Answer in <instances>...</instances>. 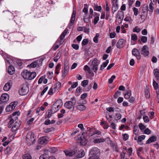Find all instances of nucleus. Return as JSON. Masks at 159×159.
Masks as SVG:
<instances>
[{"instance_id": "61", "label": "nucleus", "mask_w": 159, "mask_h": 159, "mask_svg": "<svg viewBox=\"0 0 159 159\" xmlns=\"http://www.w3.org/2000/svg\"><path fill=\"white\" fill-rule=\"evenodd\" d=\"M151 130L148 128H147L146 129L144 132V133L147 134H151Z\"/></svg>"}, {"instance_id": "60", "label": "nucleus", "mask_w": 159, "mask_h": 159, "mask_svg": "<svg viewBox=\"0 0 159 159\" xmlns=\"http://www.w3.org/2000/svg\"><path fill=\"white\" fill-rule=\"evenodd\" d=\"M34 120V119L33 118H32L30 119V120L27 121L26 122L27 124L30 125H31L32 123V122H33V121Z\"/></svg>"}, {"instance_id": "2", "label": "nucleus", "mask_w": 159, "mask_h": 159, "mask_svg": "<svg viewBox=\"0 0 159 159\" xmlns=\"http://www.w3.org/2000/svg\"><path fill=\"white\" fill-rule=\"evenodd\" d=\"M29 88L26 84H24L21 85L19 90L20 95H24L26 94L29 92Z\"/></svg>"}, {"instance_id": "16", "label": "nucleus", "mask_w": 159, "mask_h": 159, "mask_svg": "<svg viewBox=\"0 0 159 159\" xmlns=\"http://www.w3.org/2000/svg\"><path fill=\"white\" fill-rule=\"evenodd\" d=\"M117 1H116V2H113V3H112V6L111 8V11L112 12L113 14L115 11H117L118 9V5L117 3Z\"/></svg>"}, {"instance_id": "11", "label": "nucleus", "mask_w": 159, "mask_h": 159, "mask_svg": "<svg viewBox=\"0 0 159 159\" xmlns=\"http://www.w3.org/2000/svg\"><path fill=\"white\" fill-rule=\"evenodd\" d=\"M84 152L83 150H81L80 151H78L76 150L75 157L76 158H75L77 159V158H82L84 156Z\"/></svg>"}, {"instance_id": "17", "label": "nucleus", "mask_w": 159, "mask_h": 159, "mask_svg": "<svg viewBox=\"0 0 159 159\" xmlns=\"http://www.w3.org/2000/svg\"><path fill=\"white\" fill-rule=\"evenodd\" d=\"M74 104V101H71L66 102L65 103V106L68 109H70L72 108L73 105Z\"/></svg>"}, {"instance_id": "23", "label": "nucleus", "mask_w": 159, "mask_h": 159, "mask_svg": "<svg viewBox=\"0 0 159 159\" xmlns=\"http://www.w3.org/2000/svg\"><path fill=\"white\" fill-rule=\"evenodd\" d=\"M15 68L14 67L12 66H10L8 67V72L10 75H12L14 73Z\"/></svg>"}, {"instance_id": "41", "label": "nucleus", "mask_w": 159, "mask_h": 159, "mask_svg": "<svg viewBox=\"0 0 159 159\" xmlns=\"http://www.w3.org/2000/svg\"><path fill=\"white\" fill-rule=\"evenodd\" d=\"M43 81L44 84H46L48 80L46 79H44L43 77L41 76L40 77V84L42 83Z\"/></svg>"}, {"instance_id": "13", "label": "nucleus", "mask_w": 159, "mask_h": 159, "mask_svg": "<svg viewBox=\"0 0 159 159\" xmlns=\"http://www.w3.org/2000/svg\"><path fill=\"white\" fill-rule=\"evenodd\" d=\"M64 152L66 156L71 157L75 155L76 150L75 149L70 151L65 150Z\"/></svg>"}, {"instance_id": "9", "label": "nucleus", "mask_w": 159, "mask_h": 159, "mask_svg": "<svg viewBox=\"0 0 159 159\" xmlns=\"http://www.w3.org/2000/svg\"><path fill=\"white\" fill-rule=\"evenodd\" d=\"M141 53L144 57L148 55L149 52L148 50V47L146 45H144L142 48Z\"/></svg>"}, {"instance_id": "47", "label": "nucleus", "mask_w": 159, "mask_h": 159, "mask_svg": "<svg viewBox=\"0 0 159 159\" xmlns=\"http://www.w3.org/2000/svg\"><path fill=\"white\" fill-rule=\"evenodd\" d=\"M137 39V36L135 34H132L131 36V39L134 41H136Z\"/></svg>"}, {"instance_id": "58", "label": "nucleus", "mask_w": 159, "mask_h": 159, "mask_svg": "<svg viewBox=\"0 0 159 159\" xmlns=\"http://www.w3.org/2000/svg\"><path fill=\"white\" fill-rule=\"evenodd\" d=\"M140 31V29L137 26H136L135 27V28H134L133 30V31L134 32H136L137 33H139Z\"/></svg>"}, {"instance_id": "24", "label": "nucleus", "mask_w": 159, "mask_h": 159, "mask_svg": "<svg viewBox=\"0 0 159 159\" xmlns=\"http://www.w3.org/2000/svg\"><path fill=\"white\" fill-rule=\"evenodd\" d=\"M147 41V38L145 36H142L140 37V39L138 40V42L141 43V42L143 43H145Z\"/></svg>"}, {"instance_id": "63", "label": "nucleus", "mask_w": 159, "mask_h": 159, "mask_svg": "<svg viewBox=\"0 0 159 159\" xmlns=\"http://www.w3.org/2000/svg\"><path fill=\"white\" fill-rule=\"evenodd\" d=\"M18 102L16 101L14 102H12L11 103V106L15 108L16 106L18 104Z\"/></svg>"}, {"instance_id": "38", "label": "nucleus", "mask_w": 159, "mask_h": 159, "mask_svg": "<svg viewBox=\"0 0 159 159\" xmlns=\"http://www.w3.org/2000/svg\"><path fill=\"white\" fill-rule=\"evenodd\" d=\"M57 151V149L55 147H52L50 148L49 150L50 152L52 153H55Z\"/></svg>"}, {"instance_id": "27", "label": "nucleus", "mask_w": 159, "mask_h": 159, "mask_svg": "<svg viewBox=\"0 0 159 159\" xmlns=\"http://www.w3.org/2000/svg\"><path fill=\"white\" fill-rule=\"evenodd\" d=\"M11 84L10 83H7L4 85L3 87V89L6 91H8L11 87Z\"/></svg>"}, {"instance_id": "45", "label": "nucleus", "mask_w": 159, "mask_h": 159, "mask_svg": "<svg viewBox=\"0 0 159 159\" xmlns=\"http://www.w3.org/2000/svg\"><path fill=\"white\" fill-rule=\"evenodd\" d=\"M104 141L106 142V143L110 144H111L112 141L110 139L109 137L104 139Z\"/></svg>"}, {"instance_id": "46", "label": "nucleus", "mask_w": 159, "mask_h": 159, "mask_svg": "<svg viewBox=\"0 0 159 159\" xmlns=\"http://www.w3.org/2000/svg\"><path fill=\"white\" fill-rule=\"evenodd\" d=\"M111 120V119L110 120H109V122L111 124V127L112 129H115L116 127V125L114 123L111 122L110 121Z\"/></svg>"}, {"instance_id": "15", "label": "nucleus", "mask_w": 159, "mask_h": 159, "mask_svg": "<svg viewBox=\"0 0 159 159\" xmlns=\"http://www.w3.org/2000/svg\"><path fill=\"white\" fill-rule=\"evenodd\" d=\"M21 124V122L19 121L18 122L16 121L11 128L13 131H15L17 130Z\"/></svg>"}, {"instance_id": "36", "label": "nucleus", "mask_w": 159, "mask_h": 159, "mask_svg": "<svg viewBox=\"0 0 159 159\" xmlns=\"http://www.w3.org/2000/svg\"><path fill=\"white\" fill-rule=\"evenodd\" d=\"M145 95L146 98H150V94L149 91V89L147 88L146 87V89L145 90Z\"/></svg>"}, {"instance_id": "20", "label": "nucleus", "mask_w": 159, "mask_h": 159, "mask_svg": "<svg viewBox=\"0 0 159 159\" xmlns=\"http://www.w3.org/2000/svg\"><path fill=\"white\" fill-rule=\"evenodd\" d=\"M124 39H120L118 41L116 44V47L118 48H121L123 47Z\"/></svg>"}, {"instance_id": "34", "label": "nucleus", "mask_w": 159, "mask_h": 159, "mask_svg": "<svg viewBox=\"0 0 159 159\" xmlns=\"http://www.w3.org/2000/svg\"><path fill=\"white\" fill-rule=\"evenodd\" d=\"M85 7L84 8L83 10V11L85 13V17L87 16V15L88 14V9L87 7H85V6H87V4H84Z\"/></svg>"}, {"instance_id": "25", "label": "nucleus", "mask_w": 159, "mask_h": 159, "mask_svg": "<svg viewBox=\"0 0 159 159\" xmlns=\"http://www.w3.org/2000/svg\"><path fill=\"white\" fill-rule=\"evenodd\" d=\"M80 137V145L83 146H85L87 143L88 141L85 138H84V137H83V138H82L81 137Z\"/></svg>"}, {"instance_id": "51", "label": "nucleus", "mask_w": 159, "mask_h": 159, "mask_svg": "<svg viewBox=\"0 0 159 159\" xmlns=\"http://www.w3.org/2000/svg\"><path fill=\"white\" fill-rule=\"evenodd\" d=\"M99 20V17L98 16H96L93 20V23L94 24H96Z\"/></svg>"}, {"instance_id": "32", "label": "nucleus", "mask_w": 159, "mask_h": 159, "mask_svg": "<svg viewBox=\"0 0 159 159\" xmlns=\"http://www.w3.org/2000/svg\"><path fill=\"white\" fill-rule=\"evenodd\" d=\"M15 108L11 106V103L6 108V110L7 112L10 111L12 110H13Z\"/></svg>"}, {"instance_id": "28", "label": "nucleus", "mask_w": 159, "mask_h": 159, "mask_svg": "<svg viewBox=\"0 0 159 159\" xmlns=\"http://www.w3.org/2000/svg\"><path fill=\"white\" fill-rule=\"evenodd\" d=\"M77 109L81 111H83L86 109V107L83 104L78 105L77 106Z\"/></svg>"}, {"instance_id": "55", "label": "nucleus", "mask_w": 159, "mask_h": 159, "mask_svg": "<svg viewBox=\"0 0 159 159\" xmlns=\"http://www.w3.org/2000/svg\"><path fill=\"white\" fill-rule=\"evenodd\" d=\"M153 84L155 89H157L158 88V84L155 81L153 80Z\"/></svg>"}, {"instance_id": "19", "label": "nucleus", "mask_w": 159, "mask_h": 159, "mask_svg": "<svg viewBox=\"0 0 159 159\" xmlns=\"http://www.w3.org/2000/svg\"><path fill=\"white\" fill-rule=\"evenodd\" d=\"M157 137L156 136L153 135L149 138L146 141V144H149L153 142L157 141Z\"/></svg>"}, {"instance_id": "31", "label": "nucleus", "mask_w": 159, "mask_h": 159, "mask_svg": "<svg viewBox=\"0 0 159 159\" xmlns=\"http://www.w3.org/2000/svg\"><path fill=\"white\" fill-rule=\"evenodd\" d=\"M93 9L94 11H100L102 10V7L101 6H98L97 4H94Z\"/></svg>"}, {"instance_id": "1", "label": "nucleus", "mask_w": 159, "mask_h": 159, "mask_svg": "<svg viewBox=\"0 0 159 159\" xmlns=\"http://www.w3.org/2000/svg\"><path fill=\"white\" fill-rule=\"evenodd\" d=\"M21 75L25 79L31 80L34 79L36 76V72H30L27 70H25L21 73Z\"/></svg>"}, {"instance_id": "4", "label": "nucleus", "mask_w": 159, "mask_h": 159, "mask_svg": "<svg viewBox=\"0 0 159 159\" xmlns=\"http://www.w3.org/2000/svg\"><path fill=\"white\" fill-rule=\"evenodd\" d=\"M89 155L93 156L95 158H98L100 155V151L99 149L97 148L94 147L89 152Z\"/></svg>"}, {"instance_id": "8", "label": "nucleus", "mask_w": 159, "mask_h": 159, "mask_svg": "<svg viewBox=\"0 0 159 159\" xmlns=\"http://www.w3.org/2000/svg\"><path fill=\"white\" fill-rule=\"evenodd\" d=\"M68 29H66L60 35L59 38V39H58L57 41V43H59L60 45L61 44V43H62L61 42L62 40L65 37L66 34H67L68 32Z\"/></svg>"}, {"instance_id": "12", "label": "nucleus", "mask_w": 159, "mask_h": 159, "mask_svg": "<svg viewBox=\"0 0 159 159\" xmlns=\"http://www.w3.org/2000/svg\"><path fill=\"white\" fill-rule=\"evenodd\" d=\"M64 68L62 76L64 78L67 74L69 69V64L68 62L65 63L64 64Z\"/></svg>"}, {"instance_id": "49", "label": "nucleus", "mask_w": 159, "mask_h": 159, "mask_svg": "<svg viewBox=\"0 0 159 159\" xmlns=\"http://www.w3.org/2000/svg\"><path fill=\"white\" fill-rule=\"evenodd\" d=\"M116 78V76L114 75L112 76L108 80V82L110 84L112 83L114 80Z\"/></svg>"}, {"instance_id": "57", "label": "nucleus", "mask_w": 159, "mask_h": 159, "mask_svg": "<svg viewBox=\"0 0 159 159\" xmlns=\"http://www.w3.org/2000/svg\"><path fill=\"white\" fill-rule=\"evenodd\" d=\"M143 118L145 122L148 123L149 122V120L148 117L147 116H144Z\"/></svg>"}, {"instance_id": "48", "label": "nucleus", "mask_w": 159, "mask_h": 159, "mask_svg": "<svg viewBox=\"0 0 159 159\" xmlns=\"http://www.w3.org/2000/svg\"><path fill=\"white\" fill-rule=\"evenodd\" d=\"M89 42V40L88 39H84L83 40L82 44V45H86L88 44Z\"/></svg>"}, {"instance_id": "59", "label": "nucleus", "mask_w": 159, "mask_h": 159, "mask_svg": "<svg viewBox=\"0 0 159 159\" xmlns=\"http://www.w3.org/2000/svg\"><path fill=\"white\" fill-rule=\"evenodd\" d=\"M138 128V126H135L134 127V133L135 134H137L138 133V132L137 131V129Z\"/></svg>"}, {"instance_id": "26", "label": "nucleus", "mask_w": 159, "mask_h": 159, "mask_svg": "<svg viewBox=\"0 0 159 159\" xmlns=\"http://www.w3.org/2000/svg\"><path fill=\"white\" fill-rule=\"evenodd\" d=\"M153 73L157 80L159 81V70L157 69H155L153 70Z\"/></svg>"}, {"instance_id": "14", "label": "nucleus", "mask_w": 159, "mask_h": 159, "mask_svg": "<svg viewBox=\"0 0 159 159\" xmlns=\"http://www.w3.org/2000/svg\"><path fill=\"white\" fill-rule=\"evenodd\" d=\"M48 152L47 151V153H45L40 156V158L43 159H56L55 157L53 156H49V154L47 153Z\"/></svg>"}, {"instance_id": "62", "label": "nucleus", "mask_w": 159, "mask_h": 159, "mask_svg": "<svg viewBox=\"0 0 159 159\" xmlns=\"http://www.w3.org/2000/svg\"><path fill=\"white\" fill-rule=\"evenodd\" d=\"M87 93H84L82 94L80 97V98L82 99H84L87 96Z\"/></svg>"}, {"instance_id": "22", "label": "nucleus", "mask_w": 159, "mask_h": 159, "mask_svg": "<svg viewBox=\"0 0 159 159\" xmlns=\"http://www.w3.org/2000/svg\"><path fill=\"white\" fill-rule=\"evenodd\" d=\"M124 12L123 11H118L116 17V18H118V19L120 20V23L122 21V19H121V16H124Z\"/></svg>"}, {"instance_id": "52", "label": "nucleus", "mask_w": 159, "mask_h": 159, "mask_svg": "<svg viewBox=\"0 0 159 159\" xmlns=\"http://www.w3.org/2000/svg\"><path fill=\"white\" fill-rule=\"evenodd\" d=\"M98 66L93 65L92 67V69L93 70L94 72L96 73L98 69Z\"/></svg>"}, {"instance_id": "21", "label": "nucleus", "mask_w": 159, "mask_h": 159, "mask_svg": "<svg viewBox=\"0 0 159 159\" xmlns=\"http://www.w3.org/2000/svg\"><path fill=\"white\" fill-rule=\"evenodd\" d=\"M40 62V60H37L32 63H31L30 65L28 66L30 68H34L36 66H37L39 65Z\"/></svg>"}, {"instance_id": "40", "label": "nucleus", "mask_w": 159, "mask_h": 159, "mask_svg": "<svg viewBox=\"0 0 159 159\" xmlns=\"http://www.w3.org/2000/svg\"><path fill=\"white\" fill-rule=\"evenodd\" d=\"M14 122V120L12 118H11V119L10 120V121H9V123H8L7 125H8V128H11V126H12V124Z\"/></svg>"}, {"instance_id": "7", "label": "nucleus", "mask_w": 159, "mask_h": 159, "mask_svg": "<svg viewBox=\"0 0 159 159\" xmlns=\"http://www.w3.org/2000/svg\"><path fill=\"white\" fill-rule=\"evenodd\" d=\"M132 52L133 55L136 57L138 60H139L141 59L140 52L138 49L134 48L132 50Z\"/></svg>"}, {"instance_id": "29", "label": "nucleus", "mask_w": 159, "mask_h": 159, "mask_svg": "<svg viewBox=\"0 0 159 159\" xmlns=\"http://www.w3.org/2000/svg\"><path fill=\"white\" fill-rule=\"evenodd\" d=\"M61 85V84L60 82H58L56 83L54 85V89L56 91V90H58L60 88Z\"/></svg>"}, {"instance_id": "5", "label": "nucleus", "mask_w": 159, "mask_h": 159, "mask_svg": "<svg viewBox=\"0 0 159 159\" xmlns=\"http://www.w3.org/2000/svg\"><path fill=\"white\" fill-rule=\"evenodd\" d=\"M61 107L59 105L57 104V102H55L52 106L50 111L52 114H54L58 111Z\"/></svg>"}, {"instance_id": "50", "label": "nucleus", "mask_w": 159, "mask_h": 159, "mask_svg": "<svg viewBox=\"0 0 159 159\" xmlns=\"http://www.w3.org/2000/svg\"><path fill=\"white\" fill-rule=\"evenodd\" d=\"M96 65V66H98V60L97 58H95L93 60L91 64V66Z\"/></svg>"}, {"instance_id": "56", "label": "nucleus", "mask_w": 159, "mask_h": 159, "mask_svg": "<svg viewBox=\"0 0 159 159\" xmlns=\"http://www.w3.org/2000/svg\"><path fill=\"white\" fill-rule=\"evenodd\" d=\"M72 47L74 49L76 50H78L79 48V46L77 44H72Z\"/></svg>"}, {"instance_id": "44", "label": "nucleus", "mask_w": 159, "mask_h": 159, "mask_svg": "<svg viewBox=\"0 0 159 159\" xmlns=\"http://www.w3.org/2000/svg\"><path fill=\"white\" fill-rule=\"evenodd\" d=\"M121 115L120 113H116L115 115V119L116 120H119L121 118Z\"/></svg>"}, {"instance_id": "35", "label": "nucleus", "mask_w": 159, "mask_h": 159, "mask_svg": "<svg viewBox=\"0 0 159 159\" xmlns=\"http://www.w3.org/2000/svg\"><path fill=\"white\" fill-rule=\"evenodd\" d=\"M89 83L88 80H84L81 83V85L84 87H85Z\"/></svg>"}, {"instance_id": "39", "label": "nucleus", "mask_w": 159, "mask_h": 159, "mask_svg": "<svg viewBox=\"0 0 159 159\" xmlns=\"http://www.w3.org/2000/svg\"><path fill=\"white\" fill-rule=\"evenodd\" d=\"M145 136L144 135H142L139 136L138 138V142H141L145 138Z\"/></svg>"}, {"instance_id": "6", "label": "nucleus", "mask_w": 159, "mask_h": 159, "mask_svg": "<svg viewBox=\"0 0 159 159\" xmlns=\"http://www.w3.org/2000/svg\"><path fill=\"white\" fill-rule=\"evenodd\" d=\"M75 17L76 11L75 10L73 9L71 15L69 25L68 28L69 29H71V26L75 22Z\"/></svg>"}, {"instance_id": "30", "label": "nucleus", "mask_w": 159, "mask_h": 159, "mask_svg": "<svg viewBox=\"0 0 159 159\" xmlns=\"http://www.w3.org/2000/svg\"><path fill=\"white\" fill-rule=\"evenodd\" d=\"M104 142V139L98 138L94 139L93 142L95 143H101Z\"/></svg>"}, {"instance_id": "64", "label": "nucleus", "mask_w": 159, "mask_h": 159, "mask_svg": "<svg viewBox=\"0 0 159 159\" xmlns=\"http://www.w3.org/2000/svg\"><path fill=\"white\" fill-rule=\"evenodd\" d=\"M135 101V98L133 97H131L129 100V101L131 103H133Z\"/></svg>"}, {"instance_id": "3", "label": "nucleus", "mask_w": 159, "mask_h": 159, "mask_svg": "<svg viewBox=\"0 0 159 159\" xmlns=\"http://www.w3.org/2000/svg\"><path fill=\"white\" fill-rule=\"evenodd\" d=\"M35 141L34 138V134L31 132H29L26 137V143L29 146L34 144V142Z\"/></svg>"}, {"instance_id": "54", "label": "nucleus", "mask_w": 159, "mask_h": 159, "mask_svg": "<svg viewBox=\"0 0 159 159\" xmlns=\"http://www.w3.org/2000/svg\"><path fill=\"white\" fill-rule=\"evenodd\" d=\"M133 10L134 12V14L135 16H136L138 14V8H137L135 7H134L133 8Z\"/></svg>"}, {"instance_id": "33", "label": "nucleus", "mask_w": 159, "mask_h": 159, "mask_svg": "<svg viewBox=\"0 0 159 159\" xmlns=\"http://www.w3.org/2000/svg\"><path fill=\"white\" fill-rule=\"evenodd\" d=\"M154 5V4H153L152 2V1L151 2V3H150L149 5V8L150 10H149V11L151 12L152 13L153 12V10L154 9V7L153 6Z\"/></svg>"}, {"instance_id": "53", "label": "nucleus", "mask_w": 159, "mask_h": 159, "mask_svg": "<svg viewBox=\"0 0 159 159\" xmlns=\"http://www.w3.org/2000/svg\"><path fill=\"white\" fill-rule=\"evenodd\" d=\"M139 126L141 130H143L146 128V127L142 123H139Z\"/></svg>"}, {"instance_id": "37", "label": "nucleus", "mask_w": 159, "mask_h": 159, "mask_svg": "<svg viewBox=\"0 0 159 159\" xmlns=\"http://www.w3.org/2000/svg\"><path fill=\"white\" fill-rule=\"evenodd\" d=\"M23 159H32L31 155L29 154L24 155L23 156Z\"/></svg>"}, {"instance_id": "18", "label": "nucleus", "mask_w": 159, "mask_h": 159, "mask_svg": "<svg viewBox=\"0 0 159 159\" xmlns=\"http://www.w3.org/2000/svg\"><path fill=\"white\" fill-rule=\"evenodd\" d=\"M48 142L47 138L46 137H40V145L47 144Z\"/></svg>"}, {"instance_id": "10", "label": "nucleus", "mask_w": 159, "mask_h": 159, "mask_svg": "<svg viewBox=\"0 0 159 159\" xmlns=\"http://www.w3.org/2000/svg\"><path fill=\"white\" fill-rule=\"evenodd\" d=\"M9 95L7 93L2 94L0 98V101L2 103H5L9 100Z\"/></svg>"}, {"instance_id": "43", "label": "nucleus", "mask_w": 159, "mask_h": 159, "mask_svg": "<svg viewBox=\"0 0 159 159\" xmlns=\"http://www.w3.org/2000/svg\"><path fill=\"white\" fill-rule=\"evenodd\" d=\"M55 129L53 127H51L49 128H47L44 130V132L46 133H48L49 132L53 131Z\"/></svg>"}, {"instance_id": "42", "label": "nucleus", "mask_w": 159, "mask_h": 159, "mask_svg": "<svg viewBox=\"0 0 159 159\" xmlns=\"http://www.w3.org/2000/svg\"><path fill=\"white\" fill-rule=\"evenodd\" d=\"M121 92L119 91H117L114 94V97L115 98H117L121 94Z\"/></svg>"}]
</instances>
